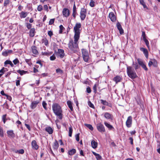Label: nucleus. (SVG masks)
I'll use <instances>...</instances> for the list:
<instances>
[{
    "label": "nucleus",
    "mask_w": 160,
    "mask_h": 160,
    "mask_svg": "<svg viewBox=\"0 0 160 160\" xmlns=\"http://www.w3.org/2000/svg\"><path fill=\"white\" fill-rule=\"evenodd\" d=\"M31 60L30 59H25V62L29 65L30 64H31Z\"/></svg>",
    "instance_id": "obj_63"
},
{
    "label": "nucleus",
    "mask_w": 160,
    "mask_h": 160,
    "mask_svg": "<svg viewBox=\"0 0 160 160\" xmlns=\"http://www.w3.org/2000/svg\"><path fill=\"white\" fill-rule=\"evenodd\" d=\"M100 101L101 103L103 105L108 106L110 108L112 107V104L108 102L106 100L101 99Z\"/></svg>",
    "instance_id": "obj_22"
},
{
    "label": "nucleus",
    "mask_w": 160,
    "mask_h": 160,
    "mask_svg": "<svg viewBox=\"0 0 160 160\" xmlns=\"http://www.w3.org/2000/svg\"><path fill=\"white\" fill-rule=\"evenodd\" d=\"M77 14V10H72V16L74 18H75L76 17V15Z\"/></svg>",
    "instance_id": "obj_51"
},
{
    "label": "nucleus",
    "mask_w": 160,
    "mask_h": 160,
    "mask_svg": "<svg viewBox=\"0 0 160 160\" xmlns=\"http://www.w3.org/2000/svg\"><path fill=\"white\" fill-rule=\"evenodd\" d=\"M31 146L32 148L35 150H38L39 148V146L37 144L36 141L35 140H33L32 142Z\"/></svg>",
    "instance_id": "obj_18"
},
{
    "label": "nucleus",
    "mask_w": 160,
    "mask_h": 160,
    "mask_svg": "<svg viewBox=\"0 0 160 160\" xmlns=\"http://www.w3.org/2000/svg\"><path fill=\"white\" fill-rule=\"evenodd\" d=\"M40 100L34 101H32L30 104V107L32 109H34L40 103Z\"/></svg>",
    "instance_id": "obj_13"
},
{
    "label": "nucleus",
    "mask_w": 160,
    "mask_h": 160,
    "mask_svg": "<svg viewBox=\"0 0 160 160\" xmlns=\"http://www.w3.org/2000/svg\"><path fill=\"white\" fill-rule=\"evenodd\" d=\"M81 24L80 23H77L74 27L73 30L74 32V37L80 38V33L81 30L80 28H81Z\"/></svg>",
    "instance_id": "obj_4"
},
{
    "label": "nucleus",
    "mask_w": 160,
    "mask_h": 160,
    "mask_svg": "<svg viewBox=\"0 0 160 160\" xmlns=\"http://www.w3.org/2000/svg\"><path fill=\"white\" fill-rule=\"evenodd\" d=\"M152 65L154 67H158V62L155 59H150L148 63V66L149 67H151Z\"/></svg>",
    "instance_id": "obj_8"
},
{
    "label": "nucleus",
    "mask_w": 160,
    "mask_h": 160,
    "mask_svg": "<svg viewBox=\"0 0 160 160\" xmlns=\"http://www.w3.org/2000/svg\"><path fill=\"white\" fill-rule=\"evenodd\" d=\"M28 15V13L26 12H25L22 11L20 13V16L21 18H26Z\"/></svg>",
    "instance_id": "obj_31"
},
{
    "label": "nucleus",
    "mask_w": 160,
    "mask_h": 160,
    "mask_svg": "<svg viewBox=\"0 0 160 160\" xmlns=\"http://www.w3.org/2000/svg\"><path fill=\"white\" fill-rule=\"evenodd\" d=\"M86 91L88 93H90L91 92V88L89 86H88L86 88Z\"/></svg>",
    "instance_id": "obj_60"
},
{
    "label": "nucleus",
    "mask_w": 160,
    "mask_h": 160,
    "mask_svg": "<svg viewBox=\"0 0 160 160\" xmlns=\"http://www.w3.org/2000/svg\"><path fill=\"white\" fill-rule=\"evenodd\" d=\"M69 130L68 135L69 137H71L72 136V133L73 129L72 126L69 127Z\"/></svg>",
    "instance_id": "obj_40"
},
{
    "label": "nucleus",
    "mask_w": 160,
    "mask_h": 160,
    "mask_svg": "<svg viewBox=\"0 0 160 160\" xmlns=\"http://www.w3.org/2000/svg\"><path fill=\"white\" fill-rule=\"evenodd\" d=\"M52 52H42V55L43 56H48L50 55H51L52 53Z\"/></svg>",
    "instance_id": "obj_36"
},
{
    "label": "nucleus",
    "mask_w": 160,
    "mask_h": 160,
    "mask_svg": "<svg viewBox=\"0 0 160 160\" xmlns=\"http://www.w3.org/2000/svg\"><path fill=\"white\" fill-rule=\"evenodd\" d=\"M137 61L138 64L140 65L141 67L144 69L146 71L148 70V69L147 68L145 64L144 63L143 61L140 58H138L137 59Z\"/></svg>",
    "instance_id": "obj_11"
},
{
    "label": "nucleus",
    "mask_w": 160,
    "mask_h": 160,
    "mask_svg": "<svg viewBox=\"0 0 160 160\" xmlns=\"http://www.w3.org/2000/svg\"><path fill=\"white\" fill-rule=\"evenodd\" d=\"M74 40L71 39L68 44L69 50L72 53H75L79 49L78 40L79 38L74 37Z\"/></svg>",
    "instance_id": "obj_1"
},
{
    "label": "nucleus",
    "mask_w": 160,
    "mask_h": 160,
    "mask_svg": "<svg viewBox=\"0 0 160 160\" xmlns=\"http://www.w3.org/2000/svg\"><path fill=\"white\" fill-rule=\"evenodd\" d=\"M87 9L84 8H82L80 12V17L82 20L83 21L85 19Z\"/></svg>",
    "instance_id": "obj_7"
},
{
    "label": "nucleus",
    "mask_w": 160,
    "mask_h": 160,
    "mask_svg": "<svg viewBox=\"0 0 160 160\" xmlns=\"http://www.w3.org/2000/svg\"><path fill=\"white\" fill-rule=\"evenodd\" d=\"M0 136L3 137L4 136V133L2 128L0 126Z\"/></svg>",
    "instance_id": "obj_37"
},
{
    "label": "nucleus",
    "mask_w": 160,
    "mask_h": 160,
    "mask_svg": "<svg viewBox=\"0 0 160 160\" xmlns=\"http://www.w3.org/2000/svg\"><path fill=\"white\" fill-rule=\"evenodd\" d=\"M91 144L92 148L95 149L97 148L98 145L97 142L93 140L91 141Z\"/></svg>",
    "instance_id": "obj_30"
},
{
    "label": "nucleus",
    "mask_w": 160,
    "mask_h": 160,
    "mask_svg": "<svg viewBox=\"0 0 160 160\" xmlns=\"http://www.w3.org/2000/svg\"><path fill=\"white\" fill-rule=\"evenodd\" d=\"M2 55L6 57L8 56L7 51H5L2 52Z\"/></svg>",
    "instance_id": "obj_62"
},
{
    "label": "nucleus",
    "mask_w": 160,
    "mask_h": 160,
    "mask_svg": "<svg viewBox=\"0 0 160 160\" xmlns=\"http://www.w3.org/2000/svg\"><path fill=\"white\" fill-rule=\"evenodd\" d=\"M142 36L143 38V40H145L146 39V35L145 34V32L144 31H143L142 32Z\"/></svg>",
    "instance_id": "obj_58"
},
{
    "label": "nucleus",
    "mask_w": 160,
    "mask_h": 160,
    "mask_svg": "<svg viewBox=\"0 0 160 160\" xmlns=\"http://www.w3.org/2000/svg\"><path fill=\"white\" fill-rule=\"evenodd\" d=\"M104 124L105 126L108 128L109 130H112L113 129H114V127L111 125L109 124L106 122H104Z\"/></svg>",
    "instance_id": "obj_27"
},
{
    "label": "nucleus",
    "mask_w": 160,
    "mask_h": 160,
    "mask_svg": "<svg viewBox=\"0 0 160 160\" xmlns=\"http://www.w3.org/2000/svg\"><path fill=\"white\" fill-rule=\"evenodd\" d=\"M55 20V18H53V19H51L49 21V24L50 25H52V24H53Z\"/></svg>",
    "instance_id": "obj_56"
},
{
    "label": "nucleus",
    "mask_w": 160,
    "mask_h": 160,
    "mask_svg": "<svg viewBox=\"0 0 160 160\" xmlns=\"http://www.w3.org/2000/svg\"><path fill=\"white\" fill-rule=\"evenodd\" d=\"M127 72L128 76L132 79L138 77V76L134 69L131 66H127Z\"/></svg>",
    "instance_id": "obj_3"
},
{
    "label": "nucleus",
    "mask_w": 160,
    "mask_h": 160,
    "mask_svg": "<svg viewBox=\"0 0 160 160\" xmlns=\"http://www.w3.org/2000/svg\"><path fill=\"white\" fill-rule=\"evenodd\" d=\"M109 18L113 22H115L116 21L117 17L114 15V12H111L109 13Z\"/></svg>",
    "instance_id": "obj_14"
},
{
    "label": "nucleus",
    "mask_w": 160,
    "mask_h": 160,
    "mask_svg": "<svg viewBox=\"0 0 160 160\" xmlns=\"http://www.w3.org/2000/svg\"><path fill=\"white\" fill-rule=\"evenodd\" d=\"M97 128L98 131L101 132H105V129L103 125L101 123L97 124Z\"/></svg>",
    "instance_id": "obj_9"
},
{
    "label": "nucleus",
    "mask_w": 160,
    "mask_h": 160,
    "mask_svg": "<svg viewBox=\"0 0 160 160\" xmlns=\"http://www.w3.org/2000/svg\"><path fill=\"white\" fill-rule=\"evenodd\" d=\"M122 78L119 76L117 75L113 78V81H114L116 84L121 81Z\"/></svg>",
    "instance_id": "obj_19"
},
{
    "label": "nucleus",
    "mask_w": 160,
    "mask_h": 160,
    "mask_svg": "<svg viewBox=\"0 0 160 160\" xmlns=\"http://www.w3.org/2000/svg\"><path fill=\"white\" fill-rule=\"evenodd\" d=\"M10 0H5L3 3V7L6 8L7 6L10 4Z\"/></svg>",
    "instance_id": "obj_33"
},
{
    "label": "nucleus",
    "mask_w": 160,
    "mask_h": 160,
    "mask_svg": "<svg viewBox=\"0 0 160 160\" xmlns=\"http://www.w3.org/2000/svg\"><path fill=\"white\" fill-rule=\"evenodd\" d=\"M10 61V60H8L5 61L4 63V66L5 67H7V65L8 64H9Z\"/></svg>",
    "instance_id": "obj_55"
},
{
    "label": "nucleus",
    "mask_w": 160,
    "mask_h": 160,
    "mask_svg": "<svg viewBox=\"0 0 160 160\" xmlns=\"http://www.w3.org/2000/svg\"><path fill=\"white\" fill-rule=\"evenodd\" d=\"M140 49L141 51L143 52L146 58H148V52L147 49L143 48H140Z\"/></svg>",
    "instance_id": "obj_21"
},
{
    "label": "nucleus",
    "mask_w": 160,
    "mask_h": 160,
    "mask_svg": "<svg viewBox=\"0 0 160 160\" xmlns=\"http://www.w3.org/2000/svg\"><path fill=\"white\" fill-rule=\"evenodd\" d=\"M104 117L107 119H110L111 120H113V115L108 112H106L105 113Z\"/></svg>",
    "instance_id": "obj_20"
},
{
    "label": "nucleus",
    "mask_w": 160,
    "mask_h": 160,
    "mask_svg": "<svg viewBox=\"0 0 160 160\" xmlns=\"http://www.w3.org/2000/svg\"><path fill=\"white\" fill-rule=\"evenodd\" d=\"M132 124V118L131 116H129L128 117L126 122V125L128 128L131 127Z\"/></svg>",
    "instance_id": "obj_10"
},
{
    "label": "nucleus",
    "mask_w": 160,
    "mask_h": 160,
    "mask_svg": "<svg viewBox=\"0 0 160 160\" xmlns=\"http://www.w3.org/2000/svg\"><path fill=\"white\" fill-rule=\"evenodd\" d=\"M89 5L91 7H93L95 6V2L93 0H91L89 3Z\"/></svg>",
    "instance_id": "obj_53"
},
{
    "label": "nucleus",
    "mask_w": 160,
    "mask_h": 160,
    "mask_svg": "<svg viewBox=\"0 0 160 160\" xmlns=\"http://www.w3.org/2000/svg\"><path fill=\"white\" fill-rule=\"evenodd\" d=\"M42 105L44 108L46 110L48 109V108L47 107V104L46 102L44 101H43L42 102Z\"/></svg>",
    "instance_id": "obj_47"
},
{
    "label": "nucleus",
    "mask_w": 160,
    "mask_h": 160,
    "mask_svg": "<svg viewBox=\"0 0 160 160\" xmlns=\"http://www.w3.org/2000/svg\"><path fill=\"white\" fill-rule=\"evenodd\" d=\"M59 27L60 29L59 33L60 34H62V32L65 29V28L62 25H60Z\"/></svg>",
    "instance_id": "obj_41"
},
{
    "label": "nucleus",
    "mask_w": 160,
    "mask_h": 160,
    "mask_svg": "<svg viewBox=\"0 0 160 160\" xmlns=\"http://www.w3.org/2000/svg\"><path fill=\"white\" fill-rule=\"evenodd\" d=\"M54 54L61 58H63L65 56L64 50L62 49H59L57 52L55 51Z\"/></svg>",
    "instance_id": "obj_6"
},
{
    "label": "nucleus",
    "mask_w": 160,
    "mask_h": 160,
    "mask_svg": "<svg viewBox=\"0 0 160 160\" xmlns=\"http://www.w3.org/2000/svg\"><path fill=\"white\" fill-rule=\"evenodd\" d=\"M26 25L28 29L29 30L32 28V24H31L27 22L26 23Z\"/></svg>",
    "instance_id": "obj_45"
},
{
    "label": "nucleus",
    "mask_w": 160,
    "mask_h": 160,
    "mask_svg": "<svg viewBox=\"0 0 160 160\" xmlns=\"http://www.w3.org/2000/svg\"><path fill=\"white\" fill-rule=\"evenodd\" d=\"M62 14L65 17H68L70 14V11L67 8H64L62 11Z\"/></svg>",
    "instance_id": "obj_17"
},
{
    "label": "nucleus",
    "mask_w": 160,
    "mask_h": 160,
    "mask_svg": "<svg viewBox=\"0 0 160 160\" xmlns=\"http://www.w3.org/2000/svg\"><path fill=\"white\" fill-rule=\"evenodd\" d=\"M67 103L68 108L70 109L71 111H72L73 110V109L72 102L68 100L67 101Z\"/></svg>",
    "instance_id": "obj_28"
},
{
    "label": "nucleus",
    "mask_w": 160,
    "mask_h": 160,
    "mask_svg": "<svg viewBox=\"0 0 160 160\" xmlns=\"http://www.w3.org/2000/svg\"><path fill=\"white\" fill-rule=\"evenodd\" d=\"M48 34L50 38H51L52 36L53 35V32L51 30L48 32Z\"/></svg>",
    "instance_id": "obj_61"
},
{
    "label": "nucleus",
    "mask_w": 160,
    "mask_h": 160,
    "mask_svg": "<svg viewBox=\"0 0 160 160\" xmlns=\"http://www.w3.org/2000/svg\"><path fill=\"white\" fill-rule=\"evenodd\" d=\"M52 109L55 115L60 120L63 118L62 110L60 105L57 103H53L52 106Z\"/></svg>",
    "instance_id": "obj_2"
},
{
    "label": "nucleus",
    "mask_w": 160,
    "mask_h": 160,
    "mask_svg": "<svg viewBox=\"0 0 160 160\" xmlns=\"http://www.w3.org/2000/svg\"><path fill=\"white\" fill-rule=\"evenodd\" d=\"M98 85L97 84H94V85L93 87V92L95 94H96L97 92V87Z\"/></svg>",
    "instance_id": "obj_42"
},
{
    "label": "nucleus",
    "mask_w": 160,
    "mask_h": 160,
    "mask_svg": "<svg viewBox=\"0 0 160 160\" xmlns=\"http://www.w3.org/2000/svg\"><path fill=\"white\" fill-rule=\"evenodd\" d=\"M84 125L88 128L91 131H92L93 130V128L92 127V126L90 124H88L85 123L84 124Z\"/></svg>",
    "instance_id": "obj_38"
},
{
    "label": "nucleus",
    "mask_w": 160,
    "mask_h": 160,
    "mask_svg": "<svg viewBox=\"0 0 160 160\" xmlns=\"http://www.w3.org/2000/svg\"><path fill=\"white\" fill-rule=\"evenodd\" d=\"M158 143L157 145V151L160 154V141L158 142Z\"/></svg>",
    "instance_id": "obj_48"
},
{
    "label": "nucleus",
    "mask_w": 160,
    "mask_h": 160,
    "mask_svg": "<svg viewBox=\"0 0 160 160\" xmlns=\"http://www.w3.org/2000/svg\"><path fill=\"white\" fill-rule=\"evenodd\" d=\"M3 107L6 109H8L9 106L7 103L6 102L3 105Z\"/></svg>",
    "instance_id": "obj_57"
},
{
    "label": "nucleus",
    "mask_w": 160,
    "mask_h": 160,
    "mask_svg": "<svg viewBox=\"0 0 160 160\" xmlns=\"http://www.w3.org/2000/svg\"><path fill=\"white\" fill-rule=\"evenodd\" d=\"M143 41L145 42L146 45L147 47L148 48V49H150V46H149V43L147 39H145Z\"/></svg>",
    "instance_id": "obj_44"
},
{
    "label": "nucleus",
    "mask_w": 160,
    "mask_h": 160,
    "mask_svg": "<svg viewBox=\"0 0 160 160\" xmlns=\"http://www.w3.org/2000/svg\"><path fill=\"white\" fill-rule=\"evenodd\" d=\"M56 59V56L54 54V53L50 57V59L51 61H53L55 60Z\"/></svg>",
    "instance_id": "obj_52"
},
{
    "label": "nucleus",
    "mask_w": 160,
    "mask_h": 160,
    "mask_svg": "<svg viewBox=\"0 0 160 160\" xmlns=\"http://www.w3.org/2000/svg\"><path fill=\"white\" fill-rule=\"evenodd\" d=\"M82 53L83 60L86 62H88L89 58L88 50L85 49H82Z\"/></svg>",
    "instance_id": "obj_5"
},
{
    "label": "nucleus",
    "mask_w": 160,
    "mask_h": 160,
    "mask_svg": "<svg viewBox=\"0 0 160 160\" xmlns=\"http://www.w3.org/2000/svg\"><path fill=\"white\" fill-rule=\"evenodd\" d=\"M43 9L42 6L41 5H38L37 8V10L38 11H41Z\"/></svg>",
    "instance_id": "obj_54"
},
{
    "label": "nucleus",
    "mask_w": 160,
    "mask_h": 160,
    "mask_svg": "<svg viewBox=\"0 0 160 160\" xmlns=\"http://www.w3.org/2000/svg\"><path fill=\"white\" fill-rule=\"evenodd\" d=\"M140 4L142 5L144 8H146L147 9H148V8L145 4V3L143 0H139Z\"/></svg>",
    "instance_id": "obj_32"
},
{
    "label": "nucleus",
    "mask_w": 160,
    "mask_h": 160,
    "mask_svg": "<svg viewBox=\"0 0 160 160\" xmlns=\"http://www.w3.org/2000/svg\"><path fill=\"white\" fill-rule=\"evenodd\" d=\"M96 157L97 160H100L102 159L101 156L98 154L96 156Z\"/></svg>",
    "instance_id": "obj_64"
},
{
    "label": "nucleus",
    "mask_w": 160,
    "mask_h": 160,
    "mask_svg": "<svg viewBox=\"0 0 160 160\" xmlns=\"http://www.w3.org/2000/svg\"><path fill=\"white\" fill-rule=\"evenodd\" d=\"M31 49L32 52L34 54L38 55L39 54L38 50L37 47L34 45H33L31 47Z\"/></svg>",
    "instance_id": "obj_16"
},
{
    "label": "nucleus",
    "mask_w": 160,
    "mask_h": 160,
    "mask_svg": "<svg viewBox=\"0 0 160 160\" xmlns=\"http://www.w3.org/2000/svg\"><path fill=\"white\" fill-rule=\"evenodd\" d=\"M15 152L16 153H18L19 154H22L24 153V151L23 149H21L19 150H17Z\"/></svg>",
    "instance_id": "obj_49"
},
{
    "label": "nucleus",
    "mask_w": 160,
    "mask_h": 160,
    "mask_svg": "<svg viewBox=\"0 0 160 160\" xmlns=\"http://www.w3.org/2000/svg\"><path fill=\"white\" fill-rule=\"evenodd\" d=\"M79 133H78L75 136L76 140L77 142H78L79 141Z\"/></svg>",
    "instance_id": "obj_59"
},
{
    "label": "nucleus",
    "mask_w": 160,
    "mask_h": 160,
    "mask_svg": "<svg viewBox=\"0 0 160 160\" xmlns=\"http://www.w3.org/2000/svg\"><path fill=\"white\" fill-rule=\"evenodd\" d=\"M7 134L8 137L10 138H14L15 137V134L12 130H7Z\"/></svg>",
    "instance_id": "obj_12"
},
{
    "label": "nucleus",
    "mask_w": 160,
    "mask_h": 160,
    "mask_svg": "<svg viewBox=\"0 0 160 160\" xmlns=\"http://www.w3.org/2000/svg\"><path fill=\"white\" fill-rule=\"evenodd\" d=\"M17 72L18 73H19L21 76L28 73V71H25L24 70H17Z\"/></svg>",
    "instance_id": "obj_29"
},
{
    "label": "nucleus",
    "mask_w": 160,
    "mask_h": 160,
    "mask_svg": "<svg viewBox=\"0 0 160 160\" xmlns=\"http://www.w3.org/2000/svg\"><path fill=\"white\" fill-rule=\"evenodd\" d=\"M76 152V150L75 149H72L69 150L68 152V153L70 155H72L74 154Z\"/></svg>",
    "instance_id": "obj_35"
},
{
    "label": "nucleus",
    "mask_w": 160,
    "mask_h": 160,
    "mask_svg": "<svg viewBox=\"0 0 160 160\" xmlns=\"http://www.w3.org/2000/svg\"><path fill=\"white\" fill-rule=\"evenodd\" d=\"M45 130L49 134H52L53 131V129L49 126L46 127L45 128Z\"/></svg>",
    "instance_id": "obj_24"
},
{
    "label": "nucleus",
    "mask_w": 160,
    "mask_h": 160,
    "mask_svg": "<svg viewBox=\"0 0 160 160\" xmlns=\"http://www.w3.org/2000/svg\"><path fill=\"white\" fill-rule=\"evenodd\" d=\"M12 62L13 63L14 65H16L17 64H18L19 63V61L18 58H16L15 59L13 60Z\"/></svg>",
    "instance_id": "obj_43"
},
{
    "label": "nucleus",
    "mask_w": 160,
    "mask_h": 160,
    "mask_svg": "<svg viewBox=\"0 0 160 160\" xmlns=\"http://www.w3.org/2000/svg\"><path fill=\"white\" fill-rule=\"evenodd\" d=\"M116 26L118 30L119 31V33L121 35H122L124 33V31L122 28L121 25L120 23L118 22L116 24Z\"/></svg>",
    "instance_id": "obj_15"
},
{
    "label": "nucleus",
    "mask_w": 160,
    "mask_h": 160,
    "mask_svg": "<svg viewBox=\"0 0 160 160\" xmlns=\"http://www.w3.org/2000/svg\"><path fill=\"white\" fill-rule=\"evenodd\" d=\"M8 69L7 68L3 67L2 69L0 70V72L1 74H2V75L5 72L8 71Z\"/></svg>",
    "instance_id": "obj_34"
},
{
    "label": "nucleus",
    "mask_w": 160,
    "mask_h": 160,
    "mask_svg": "<svg viewBox=\"0 0 160 160\" xmlns=\"http://www.w3.org/2000/svg\"><path fill=\"white\" fill-rule=\"evenodd\" d=\"M42 42L44 43L45 46H48V40L46 38L42 39Z\"/></svg>",
    "instance_id": "obj_39"
},
{
    "label": "nucleus",
    "mask_w": 160,
    "mask_h": 160,
    "mask_svg": "<svg viewBox=\"0 0 160 160\" xmlns=\"http://www.w3.org/2000/svg\"><path fill=\"white\" fill-rule=\"evenodd\" d=\"M59 146V144L57 141L55 140L53 143V145L52 146L53 149L57 150Z\"/></svg>",
    "instance_id": "obj_25"
},
{
    "label": "nucleus",
    "mask_w": 160,
    "mask_h": 160,
    "mask_svg": "<svg viewBox=\"0 0 160 160\" xmlns=\"http://www.w3.org/2000/svg\"><path fill=\"white\" fill-rule=\"evenodd\" d=\"M56 72L57 73H59L62 74L63 73V70L59 68H58L56 70Z\"/></svg>",
    "instance_id": "obj_46"
},
{
    "label": "nucleus",
    "mask_w": 160,
    "mask_h": 160,
    "mask_svg": "<svg viewBox=\"0 0 160 160\" xmlns=\"http://www.w3.org/2000/svg\"><path fill=\"white\" fill-rule=\"evenodd\" d=\"M88 106L94 109L95 108V107L94 106V105L90 101H88Z\"/></svg>",
    "instance_id": "obj_50"
},
{
    "label": "nucleus",
    "mask_w": 160,
    "mask_h": 160,
    "mask_svg": "<svg viewBox=\"0 0 160 160\" xmlns=\"http://www.w3.org/2000/svg\"><path fill=\"white\" fill-rule=\"evenodd\" d=\"M7 114H5L3 115L2 116V120L3 121V123L5 124L6 121L8 120H10V119L9 118H7Z\"/></svg>",
    "instance_id": "obj_26"
},
{
    "label": "nucleus",
    "mask_w": 160,
    "mask_h": 160,
    "mask_svg": "<svg viewBox=\"0 0 160 160\" xmlns=\"http://www.w3.org/2000/svg\"><path fill=\"white\" fill-rule=\"evenodd\" d=\"M29 30V36L30 37H33L36 32L35 28H33Z\"/></svg>",
    "instance_id": "obj_23"
}]
</instances>
